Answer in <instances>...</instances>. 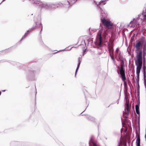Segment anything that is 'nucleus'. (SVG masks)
I'll use <instances>...</instances> for the list:
<instances>
[{
	"mask_svg": "<svg viewBox=\"0 0 146 146\" xmlns=\"http://www.w3.org/2000/svg\"><path fill=\"white\" fill-rule=\"evenodd\" d=\"M146 19V7L144 8L142 14L136 20L134 19L130 23V27H135L137 24L142 23Z\"/></svg>",
	"mask_w": 146,
	"mask_h": 146,
	"instance_id": "f257e3e1",
	"label": "nucleus"
},
{
	"mask_svg": "<svg viewBox=\"0 0 146 146\" xmlns=\"http://www.w3.org/2000/svg\"><path fill=\"white\" fill-rule=\"evenodd\" d=\"M102 17L101 18V21L102 23L106 27H111L113 25V24L111 22L105 19L104 17H103V13H102Z\"/></svg>",
	"mask_w": 146,
	"mask_h": 146,
	"instance_id": "f03ea898",
	"label": "nucleus"
},
{
	"mask_svg": "<svg viewBox=\"0 0 146 146\" xmlns=\"http://www.w3.org/2000/svg\"><path fill=\"white\" fill-rule=\"evenodd\" d=\"M105 31L103 29H101L98 32L97 35V38L98 39L99 42V45L101 46L102 43V36H104L105 35Z\"/></svg>",
	"mask_w": 146,
	"mask_h": 146,
	"instance_id": "7ed1b4c3",
	"label": "nucleus"
},
{
	"mask_svg": "<svg viewBox=\"0 0 146 146\" xmlns=\"http://www.w3.org/2000/svg\"><path fill=\"white\" fill-rule=\"evenodd\" d=\"M119 70L122 80L125 83H126V78L125 76V70L122 66H121V68L119 69Z\"/></svg>",
	"mask_w": 146,
	"mask_h": 146,
	"instance_id": "20e7f679",
	"label": "nucleus"
},
{
	"mask_svg": "<svg viewBox=\"0 0 146 146\" xmlns=\"http://www.w3.org/2000/svg\"><path fill=\"white\" fill-rule=\"evenodd\" d=\"M142 65V62H138V65L137 66L136 68V74L137 77H139V74L140 72V70Z\"/></svg>",
	"mask_w": 146,
	"mask_h": 146,
	"instance_id": "39448f33",
	"label": "nucleus"
},
{
	"mask_svg": "<svg viewBox=\"0 0 146 146\" xmlns=\"http://www.w3.org/2000/svg\"><path fill=\"white\" fill-rule=\"evenodd\" d=\"M71 2H72V1L70 0H64L62 1L61 4L64 7H67L69 5H72Z\"/></svg>",
	"mask_w": 146,
	"mask_h": 146,
	"instance_id": "423d86ee",
	"label": "nucleus"
},
{
	"mask_svg": "<svg viewBox=\"0 0 146 146\" xmlns=\"http://www.w3.org/2000/svg\"><path fill=\"white\" fill-rule=\"evenodd\" d=\"M137 52V58L138 61V62H142V52L140 50L138 52V51Z\"/></svg>",
	"mask_w": 146,
	"mask_h": 146,
	"instance_id": "0eeeda50",
	"label": "nucleus"
},
{
	"mask_svg": "<svg viewBox=\"0 0 146 146\" xmlns=\"http://www.w3.org/2000/svg\"><path fill=\"white\" fill-rule=\"evenodd\" d=\"M136 145L137 146H140V139L139 134H137L136 135Z\"/></svg>",
	"mask_w": 146,
	"mask_h": 146,
	"instance_id": "6e6552de",
	"label": "nucleus"
},
{
	"mask_svg": "<svg viewBox=\"0 0 146 146\" xmlns=\"http://www.w3.org/2000/svg\"><path fill=\"white\" fill-rule=\"evenodd\" d=\"M141 44V41H139L136 43L135 46L137 50H138V49H139V47L140 46Z\"/></svg>",
	"mask_w": 146,
	"mask_h": 146,
	"instance_id": "1a4fd4ad",
	"label": "nucleus"
},
{
	"mask_svg": "<svg viewBox=\"0 0 146 146\" xmlns=\"http://www.w3.org/2000/svg\"><path fill=\"white\" fill-rule=\"evenodd\" d=\"M135 109H136V113L138 114L139 115L140 112H139V106L138 105H136L135 106Z\"/></svg>",
	"mask_w": 146,
	"mask_h": 146,
	"instance_id": "9d476101",
	"label": "nucleus"
},
{
	"mask_svg": "<svg viewBox=\"0 0 146 146\" xmlns=\"http://www.w3.org/2000/svg\"><path fill=\"white\" fill-rule=\"evenodd\" d=\"M129 103V100L128 98L126 99V109L127 110H128V105Z\"/></svg>",
	"mask_w": 146,
	"mask_h": 146,
	"instance_id": "9b49d317",
	"label": "nucleus"
},
{
	"mask_svg": "<svg viewBox=\"0 0 146 146\" xmlns=\"http://www.w3.org/2000/svg\"><path fill=\"white\" fill-rule=\"evenodd\" d=\"M80 62H79L78 64V66H77V69L76 70V72H75V76H76V73H77V72L78 70V69L79 68V67L80 66Z\"/></svg>",
	"mask_w": 146,
	"mask_h": 146,
	"instance_id": "f8f14e48",
	"label": "nucleus"
},
{
	"mask_svg": "<svg viewBox=\"0 0 146 146\" xmlns=\"http://www.w3.org/2000/svg\"><path fill=\"white\" fill-rule=\"evenodd\" d=\"M106 1H101L100 2V4H101L102 3H103L104 5H105L106 4Z\"/></svg>",
	"mask_w": 146,
	"mask_h": 146,
	"instance_id": "ddd939ff",
	"label": "nucleus"
},
{
	"mask_svg": "<svg viewBox=\"0 0 146 146\" xmlns=\"http://www.w3.org/2000/svg\"><path fill=\"white\" fill-rule=\"evenodd\" d=\"M104 15H106V14L105 13H104Z\"/></svg>",
	"mask_w": 146,
	"mask_h": 146,
	"instance_id": "4468645a",
	"label": "nucleus"
}]
</instances>
